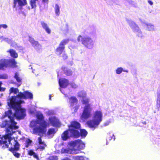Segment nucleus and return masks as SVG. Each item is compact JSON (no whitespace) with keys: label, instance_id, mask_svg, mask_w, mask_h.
I'll list each match as a JSON object with an SVG mask.
<instances>
[{"label":"nucleus","instance_id":"f257e3e1","mask_svg":"<svg viewBox=\"0 0 160 160\" xmlns=\"http://www.w3.org/2000/svg\"><path fill=\"white\" fill-rule=\"evenodd\" d=\"M18 89L13 88H11L10 89V93H18V94L16 96H12L7 102L8 106L11 108L7 112L10 111L12 115H11L12 118L14 121L15 119H23L25 116V110L22 108L20 106V104L23 102L21 99H32L33 98L32 94L28 91L24 92L23 93L21 92L18 93Z\"/></svg>","mask_w":160,"mask_h":160},{"label":"nucleus","instance_id":"f03ea898","mask_svg":"<svg viewBox=\"0 0 160 160\" xmlns=\"http://www.w3.org/2000/svg\"><path fill=\"white\" fill-rule=\"evenodd\" d=\"M11 115H12L9 111L6 112L5 115L2 116L3 120L1 127L6 129V135L5 136L0 135V145H4L8 140L9 136H10L14 133L15 130L18 128V127L16 125L17 122L12 119Z\"/></svg>","mask_w":160,"mask_h":160},{"label":"nucleus","instance_id":"7ed1b4c3","mask_svg":"<svg viewBox=\"0 0 160 160\" xmlns=\"http://www.w3.org/2000/svg\"><path fill=\"white\" fill-rule=\"evenodd\" d=\"M36 116L38 120L32 121L30 126L33 128V133L41 136L46 132V128L49 123L42 120L43 116L41 112H37Z\"/></svg>","mask_w":160,"mask_h":160},{"label":"nucleus","instance_id":"20e7f679","mask_svg":"<svg viewBox=\"0 0 160 160\" xmlns=\"http://www.w3.org/2000/svg\"><path fill=\"white\" fill-rule=\"evenodd\" d=\"M86 93L84 91H81L77 94V96L82 99V102L84 105L83 110L82 114L81 116V118L83 121H85L92 116L91 112L92 108L91 105L89 103L90 99L86 98Z\"/></svg>","mask_w":160,"mask_h":160},{"label":"nucleus","instance_id":"39448f33","mask_svg":"<svg viewBox=\"0 0 160 160\" xmlns=\"http://www.w3.org/2000/svg\"><path fill=\"white\" fill-rule=\"evenodd\" d=\"M85 147L84 143L81 140L78 139L68 142V148H62L61 152L64 153L77 154L80 150L83 149Z\"/></svg>","mask_w":160,"mask_h":160},{"label":"nucleus","instance_id":"423d86ee","mask_svg":"<svg viewBox=\"0 0 160 160\" xmlns=\"http://www.w3.org/2000/svg\"><path fill=\"white\" fill-rule=\"evenodd\" d=\"M102 112L101 110H97L93 112L92 119L88 120L86 124L88 127L93 130L98 127L102 121Z\"/></svg>","mask_w":160,"mask_h":160},{"label":"nucleus","instance_id":"0eeeda50","mask_svg":"<svg viewBox=\"0 0 160 160\" xmlns=\"http://www.w3.org/2000/svg\"><path fill=\"white\" fill-rule=\"evenodd\" d=\"M4 148H11L10 151H11L13 155L17 158L20 157V154L17 152L19 150V145L18 143L15 140V138H12L11 136H9L8 140L2 146Z\"/></svg>","mask_w":160,"mask_h":160},{"label":"nucleus","instance_id":"6e6552de","mask_svg":"<svg viewBox=\"0 0 160 160\" xmlns=\"http://www.w3.org/2000/svg\"><path fill=\"white\" fill-rule=\"evenodd\" d=\"M78 42L82 44L87 48L91 49L93 48L94 42L92 38L89 36L84 35H79L77 38Z\"/></svg>","mask_w":160,"mask_h":160},{"label":"nucleus","instance_id":"1a4fd4ad","mask_svg":"<svg viewBox=\"0 0 160 160\" xmlns=\"http://www.w3.org/2000/svg\"><path fill=\"white\" fill-rule=\"evenodd\" d=\"M27 4L26 0H13V7L18 12L25 16V12L22 10V7Z\"/></svg>","mask_w":160,"mask_h":160},{"label":"nucleus","instance_id":"9d476101","mask_svg":"<svg viewBox=\"0 0 160 160\" xmlns=\"http://www.w3.org/2000/svg\"><path fill=\"white\" fill-rule=\"evenodd\" d=\"M70 128V129L64 131L61 135V138L63 140H66L70 137L78 138V133L76 131H73Z\"/></svg>","mask_w":160,"mask_h":160},{"label":"nucleus","instance_id":"9b49d317","mask_svg":"<svg viewBox=\"0 0 160 160\" xmlns=\"http://www.w3.org/2000/svg\"><path fill=\"white\" fill-rule=\"evenodd\" d=\"M128 23L134 32L136 33L139 37H142L143 36L142 32L135 22L131 20H129L128 21Z\"/></svg>","mask_w":160,"mask_h":160},{"label":"nucleus","instance_id":"f8f14e48","mask_svg":"<svg viewBox=\"0 0 160 160\" xmlns=\"http://www.w3.org/2000/svg\"><path fill=\"white\" fill-rule=\"evenodd\" d=\"M59 83L60 87V88H59L60 91L65 95V97H68V95L67 94L69 93V92H66V91L65 92L62 89L67 87L69 83L68 81L65 78H61L59 79Z\"/></svg>","mask_w":160,"mask_h":160},{"label":"nucleus","instance_id":"ddd939ff","mask_svg":"<svg viewBox=\"0 0 160 160\" xmlns=\"http://www.w3.org/2000/svg\"><path fill=\"white\" fill-rule=\"evenodd\" d=\"M65 47L59 46L58 47L56 50V53L57 55L62 57L63 59H65L67 58L68 56L64 51Z\"/></svg>","mask_w":160,"mask_h":160},{"label":"nucleus","instance_id":"4468645a","mask_svg":"<svg viewBox=\"0 0 160 160\" xmlns=\"http://www.w3.org/2000/svg\"><path fill=\"white\" fill-rule=\"evenodd\" d=\"M49 122L52 126L54 127H59L61 126V123L59 120L56 117H50L49 118Z\"/></svg>","mask_w":160,"mask_h":160},{"label":"nucleus","instance_id":"2eb2a0df","mask_svg":"<svg viewBox=\"0 0 160 160\" xmlns=\"http://www.w3.org/2000/svg\"><path fill=\"white\" fill-rule=\"evenodd\" d=\"M2 61L3 64L6 65V66H4V68L8 67H15L16 62H15L14 59H11L9 60L6 59H2Z\"/></svg>","mask_w":160,"mask_h":160},{"label":"nucleus","instance_id":"dca6fc26","mask_svg":"<svg viewBox=\"0 0 160 160\" xmlns=\"http://www.w3.org/2000/svg\"><path fill=\"white\" fill-rule=\"evenodd\" d=\"M29 41L32 46L37 51H39L42 49V46L41 45L39 44L38 42L35 41L33 38L29 37Z\"/></svg>","mask_w":160,"mask_h":160},{"label":"nucleus","instance_id":"f3484780","mask_svg":"<svg viewBox=\"0 0 160 160\" xmlns=\"http://www.w3.org/2000/svg\"><path fill=\"white\" fill-rule=\"evenodd\" d=\"M3 41L7 42L9 43L12 47H14L17 49H19L20 50H22L23 48L22 47L19 46L15 42H12L11 40L8 38H6L5 37H2L1 38Z\"/></svg>","mask_w":160,"mask_h":160},{"label":"nucleus","instance_id":"a211bd4d","mask_svg":"<svg viewBox=\"0 0 160 160\" xmlns=\"http://www.w3.org/2000/svg\"><path fill=\"white\" fill-rule=\"evenodd\" d=\"M80 125L79 123L76 121H73L71 122V125L69 126V129L71 128V129L73 131H76L78 133V137L80 136L79 132L78 130L75 129H77L80 128Z\"/></svg>","mask_w":160,"mask_h":160},{"label":"nucleus","instance_id":"6ab92c4d","mask_svg":"<svg viewBox=\"0 0 160 160\" xmlns=\"http://www.w3.org/2000/svg\"><path fill=\"white\" fill-rule=\"evenodd\" d=\"M78 99L75 97H71L69 98V102L70 104V106L72 107L75 105L77 104L78 102Z\"/></svg>","mask_w":160,"mask_h":160},{"label":"nucleus","instance_id":"aec40b11","mask_svg":"<svg viewBox=\"0 0 160 160\" xmlns=\"http://www.w3.org/2000/svg\"><path fill=\"white\" fill-rule=\"evenodd\" d=\"M145 27L146 30L149 31L153 32L155 30V28L154 25L151 23H146Z\"/></svg>","mask_w":160,"mask_h":160},{"label":"nucleus","instance_id":"412c9836","mask_svg":"<svg viewBox=\"0 0 160 160\" xmlns=\"http://www.w3.org/2000/svg\"><path fill=\"white\" fill-rule=\"evenodd\" d=\"M41 23L42 26L46 32L48 34H50L51 32V30L48 25L43 21L41 22Z\"/></svg>","mask_w":160,"mask_h":160},{"label":"nucleus","instance_id":"4be33fe9","mask_svg":"<svg viewBox=\"0 0 160 160\" xmlns=\"http://www.w3.org/2000/svg\"><path fill=\"white\" fill-rule=\"evenodd\" d=\"M57 131V129L51 128L48 130L47 132V135L49 138H52Z\"/></svg>","mask_w":160,"mask_h":160},{"label":"nucleus","instance_id":"5701e85b","mask_svg":"<svg viewBox=\"0 0 160 160\" xmlns=\"http://www.w3.org/2000/svg\"><path fill=\"white\" fill-rule=\"evenodd\" d=\"M38 143L39 145V148L42 150H43L46 145L44 142L42 141L41 137H39L38 139Z\"/></svg>","mask_w":160,"mask_h":160},{"label":"nucleus","instance_id":"b1692460","mask_svg":"<svg viewBox=\"0 0 160 160\" xmlns=\"http://www.w3.org/2000/svg\"><path fill=\"white\" fill-rule=\"evenodd\" d=\"M73 160H89L88 158L82 156H76L73 157Z\"/></svg>","mask_w":160,"mask_h":160},{"label":"nucleus","instance_id":"393cba45","mask_svg":"<svg viewBox=\"0 0 160 160\" xmlns=\"http://www.w3.org/2000/svg\"><path fill=\"white\" fill-rule=\"evenodd\" d=\"M38 2V0H30L29 4L32 9H35L37 7V3Z\"/></svg>","mask_w":160,"mask_h":160},{"label":"nucleus","instance_id":"a878e982","mask_svg":"<svg viewBox=\"0 0 160 160\" xmlns=\"http://www.w3.org/2000/svg\"><path fill=\"white\" fill-rule=\"evenodd\" d=\"M7 52H9L11 57L15 58L18 57V54L15 50L10 49L9 51H8Z\"/></svg>","mask_w":160,"mask_h":160},{"label":"nucleus","instance_id":"bb28decb","mask_svg":"<svg viewBox=\"0 0 160 160\" xmlns=\"http://www.w3.org/2000/svg\"><path fill=\"white\" fill-rule=\"evenodd\" d=\"M80 131V135L82 138H84L86 137L88 134L86 130L84 129H81Z\"/></svg>","mask_w":160,"mask_h":160},{"label":"nucleus","instance_id":"cd10ccee","mask_svg":"<svg viewBox=\"0 0 160 160\" xmlns=\"http://www.w3.org/2000/svg\"><path fill=\"white\" fill-rule=\"evenodd\" d=\"M69 40L68 39H66L62 40L60 42L59 46L61 47H65L64 46L68 42Z\"/></svg>","mask_w":160,"mask_h":160},{"label":"nucleus","instance_id":"c85d7f7f","mask_svg":"<svg viewBox=\"0 0 160 160\" xmlns=\"http://www.w3.org/2000/svg\"><path fill=\"white\" fill-rule=\"evenodd\" d=\"M54 8L56 15H58L60 14V7L57 4H56Z\"/></svg>","mask_w":160,"mask_h":160},{"label":"nucleus","instance_id":"c756f323","mask_svg":"<svg viewBox=\"0 0 160 160\" xmlns=\"http://www.w3.org/2000/svg\"><path fill=\"white\" fill-rule=\"evenodd\" d=\"M28 154L31 156H33V157L37 159V160H39L37 155L32 150H30L28 152Z\"/></svg>","mask_w":160,"mask_h":160},{"label":"nucleus","instance_id":"7c9ffc66","mask_svg":"<svg viewBox=\"0 0 160 160\" xmlns=\"http://www.w3.org/2000/svg\"><path fill=\"white\" fill-rule=\"evenodd\" d=\"M64 73L67 75L69 76L72 74V71L71 69H69L66 68L63 69Z\"/></svg>","mask_w":160,"mask_h":160},{"label":"nucleus","instance_id":"2f4dec72","mask_svg":"<svg viewBox=\"0 0 160 160\" xmlns=\"http://www.w3.org/2000/svg\"><path fill=\"white\" fill-rule=\"evenodd\" d=\"M14 77L18 82H21L22 79L19 76V73L18 72L15 73Z\"/></svg>","mask_w":160,"mask_h":160},{"label":"nucleus","instance_id":"473e14b6","mask_svg":"<svg viewBox=\"0 0 160 160\" xmlns=\"http://www.w3.org/2000/svg\"><path fill=\"white\" fill-rule=\"evenodd\" d=\"M32 141L29 139H27L26 141L25 146L28 148L32 145Z\"/></svg>","mask_w":160,"mask_h":160},{"label":"nucleus","instance_id":"72a5a7b5","mask_svg":"<svg viewBox=\"0 0 160 160\" xmlns=\"http://www.w3.org/2000/svg\"><path fill=\"white\" fill-rule=\"evenodd\" d=\"M123 71V68L122 67H118L116 70V72L117 74H120Z\"/></svg>","mask_w":160,"mask_h":160},{"label":"nucleus","instance_id":"f704fd0d","mask_svg":"<svg viewBox=\"0 0 160 160\" xmlns=\"http://www.w3.org/2000/svg\"><path fill=\"white\" fill-rule=\"evenodd\" d=\"M156 107L158 110H160V99L158 98L157 101Z\"/></svg>","mask_w":160,"mask_h":160},{"label":"nucleus","instance_id":"c9c22d12","mask_svg":"<svg viewBox=\"0 0 160 160\" xmlns=\"http://www.w3.org/2000/svg\"><path fill=\"white\" fill-rule=\"evenodd\" d=\"M8 78V76L6 74L0 75V79H6Z\"/></svg>","mask_w":160,"mask_h":160},{"label":"nucleus","instance_id":"e433bc0d","mask_svg":"<svg viewBox=\"0 0 160 160\" xmlns=\"http://www.w3.org/2000/svg\"><path fill=\"white\" fill-rule=\"evenodd\" d=\"M58 158L57 156H52L48 158V160H58Z\"/></svg>","mask_w":160,"mask_h":160},{"label":"nucleus","instance_id":"4c0bfd02","mask_svg":"<svg viewBox=\"0 0 160 160\" xmlns=\"http://www.w3.org/2000/svg\"><path fill=\"white\" fill-rule=\"evenodd\" d=\"M71 87L73 88H76L77 87H78V86L77 85H76L75 83L74 82H72V83H71Z\"/></svg>","mask_w":160,"mask_h":160},{"label":"nucleus","instance_id":"58836bf2","mask_svg":"<svg viewBox=\"0 0 160 160\" xmlns=\"http://www.w3.org/2000/svg\"><path fill=\"white\" fill-rule=\"evenodd\" d=\"M111 122V121L110 120H108L106 121L104 124V126H107L109 125Z\"/></svg>","mask_w":160,"mask_h":160},{"label":"nucleus","instance_id":"ea45409f","mask_svg":"<svg viewBox=\"0 0 160 160\" xmlns=\"http://www.w3.org/2000/svg\"><path fill=\"white\" fill-rule=\"evenodd\" d=\"M6 65L3 64L2 60L0 61V69L3 68H4V66H6Z\"/></svg>","mask_w":160,"mask_h":160},{"label":"nucleus","instance_id":"a19ab883","mask_svg":"<svg viewBox=\"0 0 160 160\" xmlns=\"http://www.w3.org/2000/svg\"><path fill=\"white\" fill-rule=\"evenodd\" d=\"M79 105H77L73 108L75 112H76L79 108Z\"/></svg>","mask_w":160,"mask_h":160},{"label":"nucleus","instance_id":"79ce46f5","mask_svg":"<svg viewBox=\"0 0 160 160\" xmlns=\"http://www.w3.org/2000/svg\"><path fill=\"white\" fill-rule=\"evenodd\" d=\"M2 84V82L0 81V91H4L5 88H1V85Z\"/></svg>","mask_w":160,"mask_h":160},{"label":"nucleus","instance_id":"37998d69","mask_svg":"<svg viewBox=\"0 0 160 160\" xmlns=\"http://www.w3.org/2000/svg\"><path fill=\"white\" fill-rule=\"evenodd\" d=\"M113 137V140H114L115 139V138H114V135L113 134H112L111 135V138L110 139V140H111V139H112Z\"/></svg>","mask_w":160,"mask_h":160},{"label":"nucleus","instance_id":"c03bdc74","mask_svg":"<svg viewBox=\"0 0 160 160\" xmlns=\"http://www.w3.org/2000/svg\"><path fill=\"white\" fill-rule=\"evenodd\" d=\"M148 2L151 5H152L153 4V2L150 0H148Z\"/></svg>","mask_w":160,"mask_h":160},{"label":"nucleus","instance_id":"a18cd8bd","mask_svg":"<svg viewBox=\"0 0 160 160\" xmlns=\"http://www.w3.org/2000/svg\"><path fill=\"white\" fill-rule=\"evenodd\" d=\"M42 2L43 3H48V0H42Z\"/></svg>","mask_w":160,"mask_h":160},{"label":"nucleus","instance_id":"49530a36","mask_svg":"<svg viewBox=\"0 0 160 160\" xmlns=\"http://www.w3.org/2000/svg\"><path fill=\"white\" fill-rule=\"evenodd\" d=\"M66 30H64V31H64L63 32H64V33H66L68 31V28H67V26H66Z\"/></svg>","mask_w":160,"mask_h":160},{"label":"nucleus","instance_id":"de8ad7c7","mask_svg":"<svg viewBox=\"0 0 160 160\" xmlns=\"http://www.w3.org/2000/svg\"><path fill=\"white\" fill-rule=\"evenodd\" d=\"M53 113V112L52 111H49L48 112V114H52Z\"/></svg>","mask_w":160,"mask_h":160},{"label":"nucleus","instance_id":"09e8293b","mask_svg":"<svg viewBox=\"0 0 160 160\" xmlns=\"http://www.w3.org/2000/svg\"><path fill=\"white\" fill-rule=\"evenodd\" d=\"M29 112L32 114H33L34 113V111H32L31 110H30Z\"/></svg>","mask_w":160,"mask_h":160},{"label":"nucleus","instance_id":"8fccbe9b","mask_svg":"<svg viewBox=\"0 0 160 160\" xmlns=\"http://www.w3.org/2000/svg\"><path fill=\"white\" fill-rule=\"evenodd\" d=\"M123 72H128V70H123Z\"/></svg>","mask_w":160,"mask_h":160},{"label":"nucleus","instance_id":"3c124183","mask_svg":"<svg viewBox=\"0 0 160 160\" xmlns=\"http://www.w3.org/2000/svg\"><path fill=\"white\" fill-rule=\"evenodd\" d=\"M49 99L51 100V95L49 96Z\"/></svg>","mask_w":160,"mask_h":160},{"label":"nucleus","instance_id":"603ef678","mask_svg":"<svg viewBox=\"0 0 160 160\" xmlns=\"http://www.w3.org/2000/svg\"><path fill=\"white\" fill-rule=\"evenodd\" d=\"M27 8L28 10H30V8L29 7H28Z\"/></svg>","mask_w":160,"mask_h":160}]
</instances>
